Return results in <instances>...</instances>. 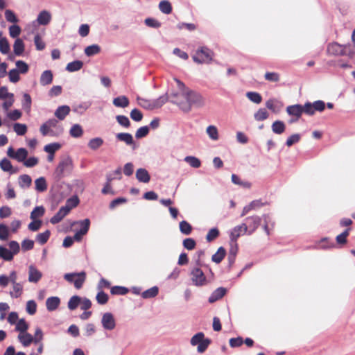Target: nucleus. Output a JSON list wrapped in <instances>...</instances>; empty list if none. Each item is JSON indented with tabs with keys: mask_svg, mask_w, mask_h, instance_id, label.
<instances>
[{
	"mask_svg": "<svg viewBox=\"0 0 355 355\" xmlns=\"http://www.w3.org/2000/svg\"><path fill=\"white\" fill-rule=\"evenodd\" d=\"M60 148V145L58 143L50 144L44 146V150L51 155H54L55 152Z\"/></svg>",
	"mask_w": 355,
	"mask_h": 355,
	"instance_id": "nucleus-62",
	"label": "nucleus"
},
{
	"mask_svg": "<svg viewBox=\"0 0 355 355\" xmlns=\"http://www.w3.org/2000/svg\"><path fill=\"white\" fill-rule=\"evenodd\" d=\"M42 274L33 266L29 267L28 281L30 282L37 283L42 278Z\"/></svg>",
	"mask_w": 355,
	"mask_h": 355,
	"instance_id": "nucleus-14",
	"label": "nucleus"
},
{
	"mask_svg": "<svg viewBox=\"0 0 355 355\" xmlns=\"http://www.w3.org/2000/svg\"><path fill=\"white\" fill-rule=\"evenodd\" d=\"M10 51V45L8 40L2 37V32H0V51L3 54H6Z\"/></svg>",
	"mask_w": 355,
	"mask_h": 355,
	"instance_id": "nucleus-34",
	"label": "nucleus"
},
{
	"mask_svg": "<svg viewBox=\"0 0 355 355\" xmlns=\"http://www.w3.org/2000/svg\"><path fill=\"white\" fill-rule=\"evenodd\" d=\"M180 230L184 235H189L192 232V226L186 220L180 223Z\"/></svg>",
	"mask_w": 355,
	"mask_h": 355,
	"instance_id": "nucleus-44",
	"label": "nucleus"
},
{
	"mask_svg": "<svg viewBox=\"0 0 355 355\" xmlns=\"http://www.w3.org/2000/svg\"><path fill=\"white\" fill-rule=\"evenodd\" d=\"M207 133L208 134L209 137L214 140H217L218 139V130L216 127L214 125H209L207 127Z\"/></svg>",
	"mask_w": 355,
	"mask_h": 355,
	"instance_id": "nucleus-57",
	"label": "nucleus"
},
{
	"mask_svg": "<svg viewBox=\"0 0 355 355\" xmlns=\"http://www.w3.org/2000/svg\"><path fill=\"white\" fill-rule=\"evenodd\" d=\"M180 93H172L171 102L178 105L184 112H188L192 106L202 107L205 101L201 94L187 88L180 80L175 79Z\"/></svg>",
	"mask_w": 355,
	"mask_h": 355,
	"instance_id": "nucleus-1",
	"label": "nucleus"
},
{
	"mask_svg": "<svg viewBox=\"0 0 355 355\" xmlns=\"http://www.w3.org/2000/svg\"><path fill=\"white\" fill-rule=\"evenodd\" d=\"M81 302V298L78 295L72 296L68 302V308L69 310H75Z\"/></svg>",
	"mask_w": 355,
	"mask_h": 355,
	"instance_id": "nucleus-39",
	"label": "nucleus"
},
{
	"mask_svg": "<svg viewBox=\"0 0 355 355\" xmlns=\"http://www.w3.org/2000/svg\"><path fill=\"white\" fill-rule=\"evenodd\" d=\"M96 301L99 304H105L108 301V295L103 291H100L96 297Z\"/></svg>",
	"mask_w": 355,
	"mask_h": 355,
	"instance_id": "nucleus-59",
	"label": "nucleus"
},
{
	"mask_svg": "<svg viewBox=\"0 0 355 355\" xmlns=\"http://www.w3.org/2000/svg\"><path fill=\"white\" fill-rule=\"evenodd\" d=\"M103 144V139H101L100 137H96V138L92 139L89 141L88 146L92 150H97L98 148H99Z\"/></svg>",
	"mask_w": 355,
	"mask_h": 355,
	"instance_id": "nucleus-42",
	"label": "nucleus"
},
{
	"mask_svg": "<svg viewBox=\"0 0 355 355\" xmlns=\"http://www.w3.org/2000/svg\"><path fill=\"white\" fill-rule=\"evenodd\" d=\"M102 324L105 329L112 330L115 327V320L112 313H106L103 315Z\"/></svg>",
	"mask_w": 355,
	"mask_h": 355,
	"instance_id": "nucleus-13",
	"label": "nucleus"
},
{
	"mask_svg": "<svg viewBox=\"0 0 355 355\" xmlns=\"http://www.w3.org/2000/svg\"><path fill=\"white\" fill-rule=\"evenodd\" d=\"M159 10L164 14H170L172 12L171 3L167 0H163L159 3Z\"/></svg>",
	"mask_w": 355,
	"mask_h": 355,
	"instance_id": "nucleus-38",
	"label": "nucleus"
},
{
	"mask_svg": "<svg viewBox=\"0 0 355 355\" xmlns=\"http://www.w3.org/2000/svg\"><path fill=\"white\" fill-rule=\"evenodd\" d=\"M231 178H232V182L235 184H238V185L242 186V187H243L245 188H248V189L250 188V187H251L250 182L241 181L240 178L238 175H236V174H232Z\"/></svg>",
	"mask_w": 355,
	"mask_h": 355,
	"instance_id": "nucleus-54",
	"label": "nucleus"
},
{
	"mask_svg": "<svg viewBox=\"0 0 355 355\" xmlns=\"http://www.w3.org/2000/svg\"><path fill=\"white\" fill-rule=\"evenodd\" d=\"M69 213V209H65L62 206L60 208L58 211L51 218L50 222L52 224H57L60 223Z\"/></svg>",
	"mask_w": 355,
	"mask_h": 355,
	"instance_id": "nucleus-15",
	"label": "nucleus"
},
{
	"mask_svg": "<svg viewBox=\"0 0 355 355\" xmlns=\"http://www.w3.org/2000/svg\"><path fill=\"white\" fill-rule=\"evenodd\" d=\"M205 339V334L202 332H199L195 334L191 339V344L193 346L198 345L202 340Z\"/></svg>",
	"mask_w": 355,
	"mask_h": 355,
	"instance_id": "nucleus-61",
	"label": "nucleus"
},
{
	"mask_svg": "<svg viewBox=\"0 0 355 355\" xmlns=\"http://www.w3.org/2000/svg\"><path fill=\"white\" fill-rule=\"evenodd\" d=\"M116 137L119 141H123L128 146H133V148H135V144L131 134L127 132H121L118 133L116 135Z\"/></svg>",
	"mask_w": 355,
	"mask_h": 355,
	"instance_id": "nucleus-16",
	"label": "nucleus"
},
{
	"mask_svg": "<svg viewBox=\"0 0 355 355\" xmlns=\"http://www.w3.org/2000/svg\"><path fill=\"white\" fill-rule=\"evenodd\" d=\"M220 234L219 230L216 227L211 228L209 230L207 236L206 240L207 242H211L218 237Z\"/></svg>",
	"mask_w": 355,
	"mask_h": 355,
	"instance_id": "nucleus-49",
	"label": "nucleus"
},
{
	"mask_svg": "<svg viewBox=\"0 0 355 355\" xmlns=\"http://www.w3.org/2000/svg\"><path fill=\"white\" fill-rule=\"evenodd\" d=\"M113 104L118 107H126L129 105V100L125 96H118L113 100Z\"/></svg>",
	"mask_w": 355,
	"mask_h": 355,
	"instance_id": "nucleus-26",
	"label": "nucleus"
},
{
	"mask_svg": "<svg viewBox=\"0 0 355 355\" xmlns=\"http://www.w3.org/2000/svg\"><path fill=\"white\" fill-rule=\"evenodd\" d=\"M136 178L139 182L148 183L150 180V176L148 171L145 168H139L136 171Z\"/></svg>",
	"mask_w": 355,
	"mask_h": 355,
	"instance_id": "nucleus-18",
	"label": "nucleus"
},
{
	"mask_svg": "<svg viewBox=\"0 0 355 355\" xmlns=\"http://www.w3.org/2000/svg\"><path fill=\"white\" fill-rule=\"evenodd\" d=\"M27 155H28V151L24 148H20L17 150V152L15 155V159L20 162H24V160L27 157Z\"/></svg>",
	"mask_w": 355,
	"mask_h": 355,
	"instance_id": "nucleus-48",
	"label": "nucleus"
},
{
	"mask_svg": "<svg viewBox=\"0 0 355 355\" xmlns=\"http://www.w3.org/2000/svg\"><path fill=\"white\" fill-rule=\"evenodd\" d=\"M128 291V288L121 286H112L110 289V293L112 295H124L127 294Z\"/></svg>",
	"mask_w": 355,
	"mask_h": 355,
	"instance_id": "nucleus-45",
	"label": "nucleus"
},
{
	"mask_svg": "<svg viewBox=\"0 0 355 355\" xmlns=\"http://www.w3.org/2000/svg\"><path fill=\"white\" fill-rule=\"evenodd\" d=\"M266 107L275 114L279 113L284 107V103L279 99L270 98L266 102Z\"/></svg>",
	"mask_w": 355,
	"mask_h": 355,
	"instance_id": "nucleus-10",
	"label": "nucleus"
},
{
	"mask_svg": "<svg viewBox=\"0 0 355 355\" xmlns=\"http://www.w3.org/2000/svg\"><path fill=\"white\" fill-rule=\"evenodd\" d=\"M69 133L72 137L78 138L83 135V130L79 124H75L71 128Z\"/></svg>",
	"mask_w": 355,
	"mask_h": 355,
	"instance_id": "nucleus-36",
	"label": "nucleus"
},
{
	"mask_svg": "<svg viewBox=\"0 0 355 355\" xmlns=\"http://www.w3.org/2000/svg\"><path fill=\"white\" fill-rule=\"evenodd\" d=\"M14 53L16 55H21L24 51V44L23 41L17 38L13 45Z\"/></svg>",
	"mask_w": 355,
	"mask_h": 355,
	"instance_id": "nucleus-29",
	"label": "nucleus"
},
{
	"mask_svg": "<svg viewBox=\"0 0 355 355\" xmlns=\"http://www.w3.org/2000/svg\"><path fill=\"white\" fill-rule=\"evenodd\" d=\"M327 51L329 54L334 55H342L343 53V49L342 46L338 43L329 44Z\"/></svg>",
	"mask_w": 355,
	"mask_h": 355,
	"instance_id": "nucleus-22",
	"label": "nucleus"
},
{
	"mask_svg": "<svg viewBox=\"0 0 355 355\" xmlns=\"http://www.w3.org/2000/svg\"><path fill=\"white\" fill-rule=\"evenodd\" d=\"M83 66V63L82 61L76 60L67 64L66 67V69L68 71L73 72L80 70Z\"/></svg>",
	"mask_w": 355,
	"mask_h": 355,
	"instance_id": "nucleus-33",
	"label": "nucleus"
},
{
	"mask_svg": "<svg viewBox=\"0 0 355 355\" xmlns=\"http://www.w3.org/2000/svg\"><path fill=\"white\" fill-rule=\"evenodd\" d=\"M26 311L30 315H34L37 311V304L34 300H28L26 303Z\"/></svg>",
	"mask_w": 355,
	"mask_h": 355,
	"instance_id": "nucleus-58",
	"label": "nucleus"
},
{
	"mask_svg": "<svg viewBox=\"0 0 355 355\" xmlns=\"http://www.w3.org/2000/svg\"><path fill=\"white\" fill-rule=\"evenodd\" d=\"M12 284V291L10 292L12 297L18 298L23 293V285L21 283H15Z\"/></svg>",
	"mask_w": 355,
	"mask_h": 355,
	"instance_id": "nucleus-27",
	"label": "nucleus"
},
{
	"mask_svg": "<svg viewBox=\"0 0 355 355\" xmlns=\"http://www.w3.org/2000/svg\"><path fill=\"white\" fill-rule=\"evenodd\" d=\"M247 97L252 102L259 104L262 101V97L260 94L255 92H249L246 94Z\"/></svg>",
	"mask_w": 355,
	"mask_h": 355,
	"instance_id": "nucleus-47",
	"label": "nucleus"
},
{
	"mask_svg": "<svg viewBox=\"0 0 355 355\" xmlns=\"http://www.w3.org/2000/svg\"><path fill=\"white\" fill-rule=\"evenodd\" d=\"M35 189L40 192H42L46 190L47 184L44 178L41 177L37 178L35 182Z\"/></svg>",
	"mask_w": 355,
	"mask_h": 355,
	"instance_id": "nucleus-41",
	"label": "nucleus"
},
{
	"mask_svg": "<svg viewBox=\"0 0 355 355\" xmlns=\"http://www.w3.org/2000/svg\"><path fill=\"white\" fill-rule=\"evenodd\" d=\"M116 119L121 125L125 128H129L130 125V120L126 116L118 115L116 116Z\"/></svg>",
	"mask_w": 355,
	"mask_h": 355,
	"instance_id": "nucleus-60",
	"label": "nucleus"
},
{
	"mask_svg": "<svg viewBox=\"0 0 355 355\" xmlns=\"http://www.w3.org/2000/svg\"><path fill=\"white\" fill-rule=\"evenodd\" d=\"M158 294V288L157 286H153L145 291H144L141 294L142 297L145 299L151 298L155 297Z\"/></svg>",
	"mask_w": 355,
	"mask_h": 355,
	"instance_id": "nucleus-53",
	"label": "nucleus"
},
{
	"mask_svg": "<svg viewBox=\"0 0 355 355\" xmlns=\"http://www.w3.org/2000/svg\"><path fill=\"white\" fill-rule=\"evenodd\" d=\"M51 19V15L49 12L43 10L37 16V21L39 24L46 26L49 24Z\"/></svg>",
	"mask_w": 355,
	"mask_h": 355,
	"instance_id": "nucleus-20",
	"label": "nucleus"
},
{
	"mask_svg": "<svg viewBox=\"0 0 355 355\" xmlns=\"http://www.w3.org/2000/svg\"><path fill=\"white\" fill-rule=\"evenodd\" d=\"M40 84L42 85H50L53 81V73L50 70L44 71L40 76Z\"/></svg>",
	"mask_w": 355,
	"mask_h": 355,
	"instance_id": "nucleus-23",
	"label": "nucleus"
},
{
	"mask_svg": "<svg viewBox=\"0 0 355 355\" xmlns=\"http://www.w3.org/2000/svg\"><path fill=\"white\" fill-rule=\"evenodd\" d=\"M16 331H19V334L26 332L28 329V324L26 320L22 318L18 320L16 324Z\"/></svg>",
	"mask_w": 355,
	"mask_h": 355,
	"instance_id": "nucleus-50",
	"label": "nucleus"
},
{
	"mask_svg": "<svg viewBox=\"0 0 355 355\" xmlns=\"http://www.w3.org/2000/svg\"><path fill=\"white\" fill-rule=\"evenodd\" d=\"M269 116V113L265 108H260L254 113V119L257 121H261L267 119Z\"/></svg>",
	"mask_w": 355,
	"mask_h": 355,
	"instance_id": "nucleus-30",
	"label": "nucleus"
},
{
	"mask_svg": "<svg viewBox=\"0 0 355 355\" xmlns=\"http://www.w3.org/2000/svg\"><path fill=\"white\" fill-rule=\"evenodd\" d=\"M183 246L188 250H192L196 248V242L192 238H187L183 241Z\"/></svg>",
	"mask_w": 355,
	"mask_h": 355,
	"instance_id": "nucleus-56",
	"label": "nucleus"
},
{
	"mask_svg": "<svg viewBox=\"0 0 355 355\" xmlns=\"http://www.w3.org/2000/svg\"><path fill=\"white\" fill-rule=\"evenodd\" d=\"M79 204V198L78 196H74L67 200L66 204L63 206L65 209H69V212L74 207H77Z\"/></svg>",
	"mask_w": 355,
	"mask_h": 355,
	"instance_id": "nucleus-32",
	"label": "nucleus"
},
{
	"mask_svg": "<svg viewBox=\"0 0 355 355\" xmlns=\"http://www.w3.org/2000/svg\"><path fill=\"white\" fill-rule=\"evenodd\" d=\"M184 161L187 164H189L191 167L195 168H198L201 166L200 160L198 158L193 156H187L184 158Z\"/></svg>",
	"mask_w": 355,
	"mask_h": 355,
	"instance_id": "nucleus-40",
	"label": "nucleus"
},
{
	"mask_svg": "<svg viewBox=\"0 0 355 355\" xmlns=\"http://www.w3.org/2000/svg\"><path fill=\"white\" fill-rule=\"evenodd\" d=\"M79 223L80 225V229L75 233L73 237V239L77 241H80L83 236L87 233L90 226V220L86 218L80 221Z\"/></svg>",
	"mask_w": 355,
	"mask_h": 355,
	"instance_id": "nucleus-8",
	"label": "nucleus"
},
{
	"mask_svg": "<svg viewBox=\"0 0 355 355\" xmlns=\"http://www.w3.org/2000/svg\"><path fill=\"white\" fill-rule=\"evenodd\" d=\"M226 254V250L223 247H220L217 252L212 256L211 260L216 263H220Z\"/></svg>",
	"mask_w": 355,
	"mask_h": 355,
	"instance_id": "nucleus-28",
	"label": "nucleus"
},
{
	"mask_svg": "<svg viewBox=\"0 0 355 355\" xmlns=\"http://www.w3.org/2000/svg\"><path fill=\"white\" fill-rule=\"evenodd\" d=\"M64 278L68 282L73 283L76 289H80L86 280V272L83 271L78 273H67Z\"/></svg>",
	"mask_w": 355,
	"mask_h": 355,
	"instance_id": "nucleus-4",
	"label": "nucleus"
},
{
	"mask_svg": "<svg viewBox=\"0 0 355 355\" xmlns=\"http://www.w3.org/2000/svg\"><path fill=\"white\" fill-rule=\"evenodd\" d=\"M191 280L194 285L201 286L207 283L206 277L202 270L199 268H193L191 272Z\"/></svg>",
	"mask_w": 355,
	"mask_h": 355,
	"instance_id": "nucleus-7",
	"label": "nucleus"
},
{
	"mask_svg": "<svg viewBox=\"0 0 355 355\" xmlns=\"http://www.w3.org/2000/svg\"><path fill=\"white\" fill-rule=\"evenodd\" d=\"M271 128L274 133L281 135L286 130V125L283 121L277 120L273 122Z\"/></svg>",
	"mask_w": 355,
	"mask_h": 355,
	"instance_id": "nucleus-25",
	"label": "nucleus"
},
{
	"mask_svg": "<svg viewBox=\"0 0 355 355\" xmlns=\"http://www.w3.org/2000/svg\"><path fill=\"white\" fill-rule=\"evenodd\" d=\"M286 112L289 115L296 117L295 120H291V123L297 121L303 113L302 105L297 104L288 106L286 108Z\"/></svg>",
	"mask_w": 355,
	"mask_h": 355,
	"instance_id": "nucleus-12",
	"label": "nucleus"
},
{
	"mask_svg": "<svg viewBox=\"0 0 355 355\" xmlns=\"http://www.w3.org/2000/svg\"><path fill=\"white\" fill-rule=\"evenodd\" d=\"M14 131L18 135H24L27 132V127L25 124L15 123L13 126Z\"/></svg>",
	"mask_w": 355,
	"mask_h": 355,
	"instance_id": "nucleus-55",
	"label": "nucleus"
},
{
	"mask_svg": "<svg viewBox=\"0 0 355 355\" xmlns=\"http://www.w3.org/2000/svg\"><path fill=\"white\" fill-rule=\"evenodd\" d=\"M213 56V51L207 47L203 46L196 51L192 58L198 64H208L212 60Z\"/></svg>",
	"mask_w": 355,
	"mask_h": 355,
	"instance_id": "nucleus-2",
	"label": "nucleus"
},
{
	"mask_svg": "<svg viewBox=\"0 0 355 355\" xmlns=\"http://www.w3.org/2000/svg\"><path fill=\"white\" fill-rule=\"evenodd\" d=\"M70 107L68 105H62L57 108L55 112V116L60 120H64L69 114Z\"/></svg>",
	"mask_w": 355,
	"mask_h": 355,
	"instance_id": "nucleus-21",
	"label": "nucleus"
},
{
	"mask_svg": "<svg viewBox=\"0 0 355 355\" xmlns=\"http://www.w3.org/2000/svg\"><path fill=\"white\" fill-rule=\"evenodd\" d=\"M264 78L269 82L277 83L280 80V74L277 72L267 71L264 75Z\"/></svg>",
	"mask_w": 355,
	"mask_h": 355,
	"instance_id": "nucleus-43",
	"label": "nucleus"
},
{
	"mask_svg": "<svg viewBox=\"0 0 355 355\" xmlns=\"http://www.w3.org/2000/svg\"><path fill=\"white\" fill-rule=\"evenodd\" d=\"M60 304V300L58 297H50L46 301V306L49 311L56 310Z\"/></svg>",
	"mask_w": 355,
	"mask_h": 355,
	"instance_id": "nucleus-17",
	"label": "nucleus"
},
{
	"mask_svg": "<svg viewBox=\"0 0 355 355\" xmlns=\"http://www.w3.org/2000/svg\"><path fill=\"white\" fill-rule=\"evenodd\" d=\"M168 96L163 95L155 100H148L145 98H139V105L144 108L153 110L161 107L168 101Z\"/></svg>",
	"mask_w": 355,
	"mask_h": 355,
	"instance_id": "nucleus-3",
	"label": "nucleus"
},
{
	"mask_svg": "<svg viewBox=\"0 0 355 355\" xmlns=\"http://www.w3.org/2000/svg\"><path fill=\"white\" fill-rule=\"evenodd\" d=\"M31 182L32 179L28 175H21L19 178V184L21 188L29 187Z\"/></svg>",
	"mask_w": 355,
	"mask_h": 355,
	"instance_id": "nucleus-37",
	"label": "nucleus"
},
{
	"mask_svg": "<svg viewBox=\"0 0 355 355\" xmlns=\"http://www.w3.org/2000/svg\"><path fill=\"white\" fill-rule=\"evenodd\" d=\"M0 258L5 261H12L13 259V253L6 248L0 245Z\"/></svg>",
	"mask_w": 355,
	"mask_h": 355,
	"instance_id": "nucleus-35",
	"label": "nucleus"
},
{
	"mask_svg": "<svg viewBox=\"0 0 355 355\" xmlns=\"http://www.w3.org/2000/svg\"><path fill=\"white\" fill-rule=\"evenodd\" d=\"M148 132H149L148 127L143 126V127L139 128L137 130V132L135 133V137L137 139H141V138H143V137H145L146 136H147Z\"/></svg>",
	"mask_w": 355,
	"mask_h": 355,
	"instance_id": "nucleus-64",
	"label": "nucleus"
},
{
	"mask_svg": "<svg viewBox=\"0 0 355 355\" xmlns=\"http://www.w3.org/2000/svg\"><path fill=\"white\" fill-rule=\"evenodd\" d=\"M18 339L24 347H27L30 345L31 343H34L33 336L26 332L19 334L18 335Z\"/></svg>",
	"mask_w": 355,
	"mask_h": 355,
	"instance_id": "nucleus-24",
	"label": "nucleus"
},
{
	"mask_svg": "<svg viewBox=\"0 0 355 355\" xmlns=\"http://www.w3.org/2000/svg\"><path fill=\"white\" fill-rule=\"evenodd\" d=\"M101 52V47L98 44H92L85 49V53L90 57L97 55Z\"/></svg>",
	"mask_w": 355,
	"mask_h": 355,
	"instance_id": "nucleus-31",
	"label": "nucleus"
},
{
	"mask_svg": "<svg viewBox=\"0 0 355 355\" xmlns=\"http://www.w3.org/2000/svg\"><path fill=\"white\" fill-rule=\"evenodd\" d=\"M351 228L346 229L343 233L336 236V242L340 245H344L347 243V238L349 234Z\"/></svg>",
	"mask_w": 355,
	"mask_h": 355,
	"instance_id": "nucleus-51",
	"label": "nucleus"
},
{
	"mask_svg": "<svg viewBox=\"0 0 355 355\" xmlns=\"http://www.w3.org/2000/svg\"><path fill=\"white\" fill-rule=\"evenodd\" d=\"M72 168L73 162L71 159L69 157H66L59 162L55 173L56 175L60 178L63 177L65 173L71 172Z\"/></svg>",
	"mask_w": 355,
	"mask_h": 355,
	"instance_id": "nucleus-6",
	"label": "nucleus"
},
{
	"mask_svg": "<svg viewBox=\"0 0 355 355\" xmlns=\"http://www.w3.org/2000/svg\"><path fill=\"white\" fill-rule=\"evenodd\" d=\"M248 232L247 224L242 223L236 226L232 230L230 237L232 241L236 242L238 238L245 233Z\"/></svg>",
	"mask_w": 355,
	"mask_h": 355,
	"instance_id": "nucleus-11",
	"label": "nucleus"
},
{
	"mask_svg": "<svg viewBox=\"0 0 355 355\" xmlns=\"http://www.w3.org/2000/svg\"><path fill=\"white\" fill-rule=\"evenodd\" d=\"M325 108V103L324 101L318 100L313 103H306L302 106L303 113H305L308 115H313L315 114V111L322 112Z\"/></svg>",
	"mask_w": 355,
	"mask_h": 355,
	"instance_id": "nucleus-5",
	"label": "nucleus"
},
{
	"mask_svg": "<svg viewBox=\"0 0 355 355\" xmlns=\"http://www.w3.org/2000/svg\"><path fill=\"white\" fill-rule=\"evenodd\" d=\"M226 289L223 287L216 289L209 297V302L213 303L221 299L226 294Z\"/></svg>",
	"mask_w": 355,
	"mask_h": 355,
	"instance_id": "nucleus-19",
	"label": "nucleus"
},
{
	"mask_svg": "<svg viewBox=\"0 0 355 355\" xmlns=\"http://www.w3.org/2000/svg\"><path fill=\"white\" fill-rule=\"evenodd\" d=\"M245 220L246 223L245 224H247L248 234H252L259 227L261 218L258 216H252L248 217Z\"/></svg>",
	"mask_w": 355,
	"mask_h": 355,
	"instance_id": "nucleus-9",
	"label": "nucleus"
},
{
	"mask_svg": "<svg viewBox=\"0 0 355 355\" xmlns=\"http://www.w3.org/2000/svg\"><path fill=\"white\" fill-rule=\"evenodd\" d=\"M51 235L49 230H46L44 232L40 233L36 236V241L41 245L45 244Z\"/></svg>",
	"mask_w": 355,
	"mask_h": 355,
	"instance_id": "nucleus-46",
	"label": "nucleus"
},
{
	"mask_svg": "<svg viewBox=\"0 0 355 355\" xmlns=\"http://www.w3.org/2000/svg\"><path fill=\"white\" fill-rule=\"evenodd\" d=\"M0 167L3 171L6 172L10 171L12 168L11 162L6 158H3L0 162Z\"/></svg>",
	"mask_w": 355,
	"mask_h": 355,
	"instance_id": "nucleus-63",
	"label": "nucleus"
},
{
	"mask_svg": "<svg viewBox=\"0 0 355 355\" xmlns=\"http://www.w3.org/2000/svg\"><path fill=\"white\" fill-rule=\"evenodd\" d=\"M45 212V209L43 207H36L31 213V218L35 220L37 218L42 217Z\"/></svg>",
	"mask_w": 355,
	"mask_h": 355,
	"instance_id": "nucleus-52",
	"label": "nucleus"
}]
</instances>
